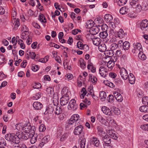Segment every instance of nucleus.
Wrapping results in <instances>:
<instances>
[{
    "instance_id": "f257e3e1",
    "label": "nucleus",
    "mask_w": 148,
    "mask_h": 148,
    "mask_svg": "<svg viewBox=\"0 0 148 148\" xmlns=\"http://www.w3.org/2000/svg\"><path fill=\"white\" fill-rule=\"evenodd\" d=\"M18 132L16 134H6L5 136V138L8 140L14 143H19V138L18 137Z\"/></svg>"
},
{
    "instance_id": "f03ea898",
    "label": "nucleus",
    "mask_w": 148,
    "mask_h": 148,
    "mask_svg": "<svg viewBox=\"0 0 148 148\" xmlns=\"http://www.w3.org/2000/svg\"><path fill=\"white\" fill-rule=\"evenodd\" d=\"M21 127L22 130H24V132L26 133H28L30 134L35 133L36 128L34 126H31L29 125H27L25 124L22 126Z\"/></svg>"
},
{
    "instance_id": "7ed1b4c3",
    "label": "nucleus",
    "mask_w": 148,
    "mask_h": 148,
    "mask_svg": "<svg viewBox=\"0 0 148 148\" xmlns=\"http://www.w3.org/2000/svg\"><path fill=\"white\" fill-rule=\"evenodd\" d=\"M79 122H76L75 123V127L73 133L75 135H79L81 134L84 129L83 127L81 125H79Z\"/></svg>"
},
{
    "instance_id": "20e7f679",
    "label": "nucleus",
    "mask_w": 148,
    "mask_h": 148,
    "mask_svg": "<svg viewBox=\"0 0 148 148\" xmlns=\"http://www.w3.org/2000/svg\"><path fill=\"white\" fill-rule=\"evenodd\" d=\"M17 132L18 134L17 135L19 138V140L20 139L22 140H26L29 138H31L32 136V135L29 134L28 133L21 131Z\"/></svg>"
},
{
    "instance_id": "39448f33",
    "label": "nucleus",
    "mask_w": 148,
    "mask_h": 148,
    "mask_svg": "<svg viewBox=\"0 0 148 148\" xmlns=\"http://www.w3.org/2000/svg\"><path fill=\"white\" fill-rule=\"evenodd\" d=\"M102 137V140L104 143L103 144L104 148H108L107 147H110L111 145V139L109 136L108 135H106Z\"/></svg>"
},
{
    "instance_id": "423d86ee",
    "label": "nucleus",
    "mask_w": 148,
    "mask_h": 148,
    "mask_svg": "<svg viewBox=\"0 0 148 148\" xmlns=\"http://www.w3.org/2000/svg\"><path fill=\"white\" fill-rule=\"evenodd\" d=\"M140 29L144 32L148 31V21L147 19L143 20L140 24Z\"/></svg>"
},
{
    "instance_id": "0eeeda50",
    "label": "nucleus",
    "mask_w": 148,
    "mask_h": 148,
    "mask_svg": "<svg viewBox=\"0 0 148 148\" xmlns=\"http://www.w3.org/2000/svg\"><path fill=\"white\" fill-rule=\"evenodd\" d=\"M76 102V101L74 99H71L69 103L68 106V109L69 110H76L78 106Z\"/></svg>"
},
{
    "instance_id": "6e6552de",
    "label": "nucleus",
    "mask_w": 148,
    "mask_h": 148,
    "mask_svg": "<svg viewBox=\"0 0 148 148\" xmlns=\"http://www.w3.org/2000/svg\"><path fill=\"white\" fill-rule=\"evenodd\" d=\"M120 74L121 77L124 80H126L128 78L127 71L125 68H123L121 70Z\"/></svg>"
},
{
    "instance_id": "1a4fd4ad",
    "label": "nucleus",
    "mask_w": 148,
    "mask_h": 148,
    "mask_svg": "<svg viewBox=\"0 0 148 148\" xmlns=\"http://www.w3.org/2000/svg\"><path fill=\"white\" fill-rule=\"evenodd\" d=\"M99 73L101 76L105 77L108 73L106 69L103 66H101L99 70Z\"/></svg>"
},
{
    "instance_id": "9d476101",
    "label": "nucleus",
    "mask_w": 148,
    "mask_h": 148,
    "mask_svg": "<svg viewBox=\"0 0 148 148\" xmlns=\"http://www.w3.org/2000/svg\"><path fill=\"white\" fill-rule=\"evenodd\" d=\"M54 108L51 104L49 105L46 107V111L44 113V114H52L54 110Z\"/></svg>"
},
{
    "instance_id": "9b49d317",
    "label": "nucleus",
    "mask_w": 148,
    "mask_h": 148,
    "mask_svg": "<svg viewBox=\"0 0 148 148\" xmlns=\"http://www.w3.org/2000/svg\"><path fill=\"white\" fill-rule=\"evenodd\" d=\"M114 96L117 100L119 102H120L123 100V97L121 94L117 92H114Z\"/></svg>"
},
{
    "instance_id": "f8f14e48",
    "label": "nucleus",
    "mask_w": 148,
    "mask_h": 148,
    "mask_svg": "<svg viewBox=\"0 0 148 148\" xmlns=\"http://www.w3.org/2000/svg\"><path fill=\"white\" fill-rule=\"evenodd\" d=\"M130 9L126 6L123 7L120 10V13L122 15L125 14L130 12Z\"/></svg>"
},
{
    "instance_id": "ddd939ff",
    "label": "nucleus",
    "mask_w": 148,
    "mask_h": 148,
    "mask_svg": "<svg viewBox=\"0 0 148 148\" xmlns=\"http://www.w3.org/2000/svg\"><path fill=\"white\" fill-rule=\"evenodd\" d=\"M69 99L67 97H62L60 99V103L62 106H64L68 102Z\"/></svg>"
},
{
    "instance_id": "4468645a",
    "label": "nucleus",
    "mask_w": 148,
    "mask_h": 148,
    "mask_svg": "<svg viewBox=\"0 0 148 148\" xmlns=\"http://www.w3.org/2000/svg\"><path fill=\"white\" fill-rule=\"evenodd\" d=\"M83 101L84 103H82L80 105V107L82 109V108H86L88 105H89L90 104V101H88L86 98H85Z\"/></svg>"
},
{
    "instance_id": "2eb2a0df",
    "label": "nucleus",
    "mask_w": 148,
    "mask_h": 148,
    "mask_svg": "<svg viewBox=\"0 0 148 148\" xmlns=\"http://www.w3.org/2000/svg\"><path fill=\"white\" fill-rule=\"evenodd\" d=\"M33 107L35 110H40L43 107L42 104L38 102H34L33 104Z\"/></svg>"
},
{
    "instance_id": "dca6fc26",
    "label": "nucleus",
    "mask_w": 148,
    "mask_h": 148,
    "mask_svg": "<svg viewBox=\"0 0 148 148\" xmlns=\"http://www.w3.org/2000/svg\"><path fill=\"white\" fill-rule=\"evenodd\" d=\"M99 27L98 26H95L92 27L90 30V32L92 33L94 35L97 34L99 31Z\"/></svg>"
},
{
    "instance_id": "f3484780",
    "label": "nucleus",
    "mask_w": 148,
    "mask_h": 148,
    "mask_svg": "<svg viewBox=\"0 0 148 148\" xmlns=\"http://www.w3.org/2000/svg\"><path fill=\"white\" fill-rule=\"evenodd\" d=\"M101 110L103 113L106 115H111L112 114L111 109L110 110L106 107H103L101 108Z\"/></svg>"
},
{
    "instance_id": "a211bd4d",
    "label": "nucleus",
    "mask_w": 148,
    "mask_h": 148,
    "mask_svg": "<svg viewBox=\"0 0 148 148\" xmlns=\"http://www.w3.org/2000/svg\"><path fill=\"white\" fill-rule=\"evenodd\" d=\"M134 47L139 52L143 51L142 46L140 43L137 42L134 44Z\"/></svg>"
},
{
    "instance_id": "6ab92c4d",
    "label": "nucleus",
    "mask_w": 148,
    "mask_h": 148,
    "mask_svg": "<svg viewBox=\"0 0 148 148\" xmlns=\"http://www.w3.org/2000/svg\"><path fill=\"white\" fill-rule=\"evenodd\" d=\"M91 144L97 147H98L100 144L99 141L96 137H93L92 140Z\"/></svg>"
},
{
    "instance_id": "aec40b11",
    "label": "nucleus",
    "mask_w": 148,
    "mask_h": 148,
    "mask_svg": "<svg viewBox=\"0 0 148 148\" xmlns=\"http://www.w3.org/2000/svg\"><path fill=\"white\" fill-rule=\"evenodd\" d=\"M31 135H32L30 140V143L32 144H34L36 142L37 138V135L34 133L32 134Z\"/></svg>"
},
{
    "instance_id": "412c9836",
    "label": "nucleus",
    "mask_w": 148,
    "mask_h": 148,
    "mask_svg": "<svg viewBox=\"0 0 148 148\" xmlns=\"http://www.w3.org/2000/svg\"><path fill=\"white\" fill-rule=\"evenodd\" d=\"M104 19L107 23H112V17L110 14H106L104 16Z\"/></svg>"
},
{
    "instance_id": "4be33fe9",
    "label": "nucleus",
    "mask_w": 148,
    "mask_h": 148,
    "mask_svg": "<svg viewBox=\"0 0 148 148\" xmlns=\"http://www.w3.org/2000/svg\"><path fill=\"white\" fill-rule=\"evenodd\" d=\"M92 40L93 41V44L96 46L99 45L101 42L100 39L98 37L94 38Z\"/></svg>"
},
{
    "instance_id": "5701e85b",
    "label": "nucleus",
    "mask_w": 148,
    "mask_h": 148,
    "mask_svg": "<svg viewBox=\"0 0 148 148\" xmlns=\"http://www.w3.org/2000/svg\"><path fill=\"white\" fill-rule=\"evenodd\" d=\"M12 22L14 24V29L16 30L17 29V27L20 25V20L19 19H17L16 20L14 19L13 21H12Z\"/></svg>"
},
{
    "instance_id": "b1692460",
    "label": "nucleus",
    "mask_w": 148,
    "mask_h": 148,
    "mask_svg": "<svg viewBox=\"0 0 148 148\" xmlns=\"http://www.w3.org/2000/svg\"><path fill=\"white\" fill-rule=\"evenodd\" d=\"M124 36V33L123 29H120L119 31L117 32V34L116 35V37H118L120 39L123 38Z\"/></svg>"
},
{
    "instance_id": "393cba45",
    "label": "nucleus",
    "mask_w": 148,
    "mask_h": 148,
    "mask_svg": "<svg viewBox=\"0 0 148 148\" xmlns=\"http://www.w3.org/2000/svg\"><path fill=\"white\" fill-rule=\"evenodd\" d=\"M98 48L99 51L101 52L106 51L107 49L106 45L104 43H102L99 45Z\"/></svg>"
},
{
    "instance_id": "a878e982",
    "label": "nucleus",
    "mask_w": 148,
    "mask_h": 148,
    "mask_svg": "<svg viewBox=\"0 0 148 148\" xmlns=\"http://www.w3.org/2000/svg\"><path fill=\"white\" fill-rule=\"evenodd\" d=\"M130 43L127 41H125L123 43L122 47L124 50H127L130 48Z\"/></svg>"
},
{
    "instance_id": "bb28decb",
    "label": "nucleus",
    "mask_w": 148,
    "mask_h": 148,
    "mask_svg": "<svg viewBox=\"0 0 148 148\" xmlns=\"http://www.w3.org/2000/svg\"><path fill=\"white\" fill-rule=\"evenodd\" d=\"M97 129L98 134L101 136H103V134H104L105 132L103 131L102 128L100 126H98L97 127Z\"/></svg>"
},
{
    "instance_id": "cd10ccee",
    "label": "nucleus",
    "mask_w": 148,
    "mask_h": 148,
    "mask_svg": "<svg viewBox=\"0 0 148 148\" xmlns=\"http://www.w3.org/2000/svg\"><path fill=\"white\" fill-rule=\"evenodd\" d=\"M139 110L143 112L148 113V106H142L139 108Z\"/></svg>"
},
{
    "instance_id": "c85d7f7f",
    "label": "nucleus",
    "mask_w": 148,
    "mask_h": 148,
    "mask_svg": "<svg viewBox=\"0 0 148 148\" xmlns=\"http://www.w3.org/2000/svg\"><path fill=\"white\" fill-rule=\"evenodd\" d=\"M138 57L139 59L142 60H144L146 58V56L142 51H140L138 53Z\"/></svg>"
},
{
    "instance_id": "c756f323",
    "label": "nucleus",
    "mask_w": 148,
    "mask_h": 148,
    "mask_svg": "<svg viewBox=\"0 0 148 148\" xmlns=\"http://www.w3.org/2000/svg\"><path fill=\"white\" fill-rule=\"evenodd\" d=\"M95 22L91 20H90L88 21L86 23V25L89 28H91L94 27Z\"/></svg>"
},
{
    "instance_id": "7c9ffc66",
    "label": "nucleus",
    "mask_w": 148,
    "mask_h": 148,
    "mask_svg": "<svg viewBox=\"0 0 148 148\" xmlns=\"http://www.w3.org/2000/svg\"><path fill=\"white\" fill-rule=\"evenodd\" d=\"M111 113L112 112H113L115 114L118 115L120 114V110L116 108H114V107H112L111 108Z\"/></svg>"
},
{
    "instance_id": "2f4dec72",
    "label": "nucleus",
    "mask_w": 148,
    "mask_h": 148,
    "mask_svg": "<svg viewBox=\"0 0 148 148\" xmlns=\"http://www.w3.org/2000/svg\"><path fill=\"white\" fill-rule=\"evenodd\" d=\"M77 47L78 48L80 49H83L84 47H86L88 48V46L86 45H84L81 41H78L77 43Z\"/></svg>"
},
{
    "instance_id": "473e14b6",
    "label": "nucleus",
    "mask_w": 148,
    "mask_h": 148,
    "mask_svg": "<svg viewBox=\"0 0 148 148\" xmlns=\"http://www.w3.org/2000/svg\"><path fill=\"white\" fill-rule=\"evenodd\" d=\"M100 98L103 101L105 100L106 98V93L103 91L101 92L99 94Z\"/></svg>"
},
{
    "instance_id": "72a5a7b5",
    "label": "nucleus",
    "mask_w": 148,
    "mask_h": 148,
    "mask_svg": "<svg viewBox=\"0 0 148 148\" xmlns=\"http://www.w3.org/2000/svg\"><path fill=\"white\" fill-rule=\"evenodd\" d=\"M87 68L88 69L91 70L92 73H94L96 72V68L93 66V64L91 63H90L88 64Z\"/></svg>"
},
{
    "instance_id": "f704fd0d",
    "label": "nucleus",
    "mask_w": 148,
    "mask_h": 148,
    "mask_svg": "<svg viewBox=\"0 0 148 148\" xmlns=\"http://www.w3.org/2000/svg\"><path fill=\"white\" fill-rule=\"evenodd\" d=\"M114 65V62L112 60L109 61L107 64V66L111 69H112Z\"/></svg>"
},
{
    "instance_id": "c9c22d12",
    "label": "nucleus",
    "mask_w": 148,
    "mask_h": 148,
    "mask_svg": "<svg viewBox=\"0 0 148 148\" xmlns=\"http://www.w3.org/2000/svg\"><path fill=\"white\" fill-rule=\"evenodd\" d=\"M98 26L100 27H101L103 31L107 32V29L108 28V26L106 24H103L102 25H100L99 24Z\"/></svg>"
},
{
    "instance_id": "e433bc0d",
    "label": "nucleus",
    "mask_w": 148,
    "mask_h": 148,
    "mask_svg": "<svg viewBox=\"0 0 148 148\" xmlns=\"http://www.w3.org/2000/svg\"><path fill=\"white\" fill-rule=\"evenodd\" d=\"M114 53V52L112 50H108L106 51L105 52V54L107 56L109 57H110L112 56Z\"/></svg>"
},
{
    "instance_id": "4c0bfd02",
    "label": "nucleus",
    "mask_w": 148,
    "mask_h": 148,
    "mask_svg": "<svg viewBox=\"0 0 148 148\" xmlns=\"http://www.w3.org/2000/svg\"><path fill=\"white\" fill-rule=\"evenodd\" d=\"M99 35L101 38H105L107 36L108 34L107 32L102 31L100 33Z\"/></svg>"
},
{
    "instance_id": "58836bf2",
    "label": "nucleus",
    "mask_w": 148,
    "mask_h": 148,
    "mask_svg": "<svg viewBox=\"0 0 148 148\" xmlns=\"http://www.w3.org/2000/svg\"><path fill=\"white\" fill-rule=\"evenodd\" d=\"M93 34L92 33L87 34L86 36V38L90 41L92 40L93 38H94Z\"/></svg>"
},
{
    "instance_id": "ea45409f",
    "label": "nucleus",
    "mask_w": 148,
    "mask_h": 148,
    "mask_svg": "<svg viewBox=\"0 0 148 148\" xmlns=\"http://www.w3.org/2000/svg\"><path fill=\"white\" fill-rule=\"evenodd\" d=\"M71 117L72 118V119L75 122V123L78 122V121L79 117L78 114H74Z\"/></svg>"
},
{
    "instance_id": "a19ab883",
    "label": "nucleus",
    "mask_w": 148,
    "mask_h": 148,
    "mask_svg": "<svg viewBox=\"0 0 148 148\" xmlns=\"http://www.w3.org/2000/svg\"><path fill=\"white\" fill-rule=\"evenodd\" d=\"M86 139L82 138L80 144V148H84L86 143Z\"/></svg>"
},
{
    "instance_id": "79ce46f5",
    "label": "nucleus",
    "mask_w": 148,
    "mask_h": 148,
    "mask_svg": "<svg viewBox=\"0 0 148 148\" xmlns=\"http://www.w3.org/2000/svg\"><path fill=\"white\" fill-rule=\"evenodd\" d=\"M142 101L143 104L148 105V97L146 96L143 97Z\"/></svg>"
},
{
    "instance_id": "37998d69",
    "label": "nucleus",
    "mask_w": 148,
    "mask_h": 148,
    "mask_svg": "<svg viewBox=\"0 0 148 148\" xmlns=\"http://www.w3.org/2000/svg\"><path fill=\"white\" fill-rule=\"evenodd\" d=\"M140 128L143 130L148 131V124H143L140 125Z\"/></svg>"
},
{
    "instance_id": "c03bdc74",
    "label": "nucleus",
    "mask_w": 148,
    "mask_h": 148,
    "mask_svg": "<svg viewBox=\"0 0 148 148\" xmlns=\"http://www.w3.org/2000/svg\"><path fill=\"white\" fill-rule=\"evenodd\" d=\"M81 67L82 69H84L86 67V64L84 60L82 59L79 60Z\"/></svg>"
},
{
    "instance_id": "a18cd8bd",
    "label": "nucleus",
    "mask_w": 148,
    "mask_h": 148,
    "mask_svg": "<svg viewBox=\"0 0 148 148\" xmlns=\"http://www.w3.org/2000/svg\"><path fill=\"white\" fill-rule=\"evenodd\" d=\"M94 21L95 23L100 24L101 25H102V24L103 20L102 19H100V18H97L95 19Z\"/></svg>"
},
{
    "instance_id": "49530a36",
    "label": "nucleus",
    "mask_w": 148,
    "mask_h": 148,
    "mask_svg": "<svg viewBox=\"0 0 148 148\" xmlns=\"http://www.w3.org/2000/svg\"><path fill=\"white\" fill-rule=\"evenodd\" d=\"M92 76L90 75L89 77V79H91V81L93 83V84H95L97 82V79L96 77L94 76H93L92 78Z\"/></svg>"
},
{
    "instance_id": "de8ad7c7",
    "label": "nucleus",
    "mask_w": 148,
    "mask_h": 148,
    "mask_svg": "<svg viewBox=\"0 0 148 148\" xmlns=\"http://www.w3.org/2000/svg\"><path fill=\"white\" fill-rule=\"evenodd\" d=\"M50 139L49 136L48 135L46 136L43 137L42 140V141H44L45 143H47Z\"/></svg>"
},
{
    "instance_id": "09e8293b",
    "label": "nucleus",
    "mask_w": 148,
    "mask_h": 148,
    "mask_svg": "<svg viewBox=\"0 0 148 148\" xmlns=\"http://www.w3.org/2000/svg\"><path fill=\"white\" fill-rule=\"evenodd\" d=\"M45 126L43 124H41L39 126V130L40 132H44L45 130Z\"/></svg>"
},
{
    "instance_id": "8fccbe9b",
    "label": "nucleus",
    "mask_w": 148,
    "mask_h": 148,
    "mask_svg": "<svg viewBox=\"0 0 148 148\" xmlns=\"http://www.w3.org/2000/svg\"><path fill=\"white\" fill-rule=\"evenodd\" d=\"M128 79L129 82L130 84H133L134 83L135 81V77H129Z\"/></svg>"
},
{
    "instance_id": "3c124183",
    "label": "nucleus",
    "mask_w": 148,
    "mask_h": 148,
    "mask_svg": "<svg viewBox=\"0 0 148 148\" xmlns=\"http://www.w3.org/2000/svg\"><path fill=\"white\" fill-rule=\"evenodd\" d=\"M68 133H66L63 134L62 136L60 138V140L61 141H63L66 140L68 136Z\"/></svg>"
},
{
    "instance_id": "603ef678",
    "label": "nucleus",
    "mask_w": 148,
    "mask_h": 148,
    "mask_svg": "<svg viewBox=\"0 0 148 148\" xmlns=\"http://www.w3.org/2000/svg\"><path fill=\"white\" fill-rule=\"evenodd\" d=\"M138 0H130V4L133 7L135 6L136 4L138 3Z\"/></svg>"
},
{
    "instance_id": "864d4df0",
    "label": "nucleus",
    "mask_w": 148,
    "mask_h": 148,
    "mask_svg": "<svg viewBox=\"0 0 148 148\" xmlns=\"http://www.w3.org/2000/svg\"><path fill=\"white\" fill-rule=\"evenodd\" d=\"M114 99V97L112 95H110L107 97L106 100L109 102H111Z\"/></svg>"
},
{
    "instance_id": "5fc2aeb1",
    "label": "nucleus",
    "mask_w": 148,
    "mask_h": 148,
    "mask_svg": "<svg viewBox=\"0 0 148 148\" xmlns=\"http://www.w3.org/2000/svg\"><path fill=\"white\" fill-rule=\"evenodd\" d=\"M126 0H120L118 2V4L119 5H123L125 4L127 2Z\"/></svg>"
},
{
    "instance_id": "6e6d98bb",
    "label": "nucleus",
    "mask_w": 148,
    "mask_h": 148,
    "mask_svg": "<svg viewBox=\"0 0 148 148\" xmlns=\"http://www.w3.org/2000/svg\"><path fill=\"white\" fill-rule=\"evenodd\" d=\"M33 88L35 89H40L41 88V85L39 83H36L35 85L33 86Z\"/></svg>"
},
{
    "instance_id": "4d7b16f0",
    "label": "nucleus",
    "mask_w": 148,
    "mask_h": 148,
    "mask_svg": "<svg viewBox=\"0 0 148 148\" xmlns=\"http://www.w3.org/2000/svg\"><path fill=\"white\" fill-rule=\"evenodd\" d=\"M56 111L55 112L56 114L57 115H59L62 112V110H61L60 107H57V108H56Z\"/></svg>"
},
{
    "instance_id": "13d9d810",
    "label": "nucleus",
    "mask_w": 148,
    "mask_h": 148,
    "mask_svg": "<svg viewBox=\"0 0 148 148\" xmlns=\"http://www.w3.org/2000/svg\"><path fill=\"white\" fill-rule=\"evenodd\" d=\"M98 117L99 118V121L101 123L103 124L106 123V121L101 116H99Z\"/></svg>"
},
{
    "instance_id": "bf43d9fd",
    "label": "nucleus",
    "mask_w": 148,
    "mask_h": 148,
    "mask_svg": "<svg viewBox=\"0 0 148 148\" xmlns=\"http://www.w3.org/2000/svg\"><path fill=\"white\" fill-rule=\"evenodd\" d=\"M122 54V51L120 50H118L115 53L117 57H121Z\"/></svg>"
},
{
    "instance_id": "052dcab7",
    "label": "nucleus",
    "mask_w": 148,
    "mask_h": 148,
    "mask_svg": "<svg viewBox=\"0 0 148 148\" xmlns=\"http://www.w3.org/2000/svg\"><path fill=\"white\" fill-rule=\"evenodd\" d=\"M118 48H119L118 47V45H117V44L114 43L112 44L111 49L112 50V51Z\"/></svg>"
},
{
    "instance_id": "680f3d73",
    "label": "nucleus",
    "mask_w": 148,
    "mask_h": 148,
    "mask_svg": "<svg viewBox=\"0 0 148 148\" xmlns=\"http://www.w3.org/2000/svg\"><path fill=\"white\" fill-rule=\"evenodd\" d=\"M128 16L131 18H134L135 17V15L134 14V11L131 12L130 10V12L128 13Z\"/></svg>"
},
{
    "instance_id": "e2e57ef3",
    "label": "nucleus",
    "mask_w": 148,
    "mask_h": 148,
    "mask_svg": "<svg viewBox=\"0 0 148 148\" xmlns=\"http://www.w3.org/2000/svg\"><path fill=\"white\" fill-rule=\"evenodd\" d=\"M136 10L137 12H140L142 10V7L140 5L137 4L136 8Z\"/></svg>"
},
{
    "instance_id": "0e129e2a",
    "label": "nucleus",
    "mask_w": 148,
    "mask_h": 148,
    "mask_svg": "<svg viewBox=\"0 0 148 148\" xmlns=\"http://www.w3.org/2000/svg\"><path fill=\"white\" fill-rule=\"evenodd\" d=\"M142 10H146L148 9V5L147 3H144L142 7Z\"/></svg>"
},
{
    "instance_id": "69168bd1",
    "label": "nucleus",
    "mask_w": 148,
    "mask_h": 148,
    "mask_svg": "<svg viewBox=\"0 0 148 148\" xmlns=\"http://www.w3.org/2000/svg\"><path fill=\"white\" fill-rule=\"evenodd\" d=\"M123 42L122 40H120L118 41L117 45H118V47L119 48H119H121L122 46L123 43Z\"/></svg>"
},
{
    "instance_id": "338daca9",
    "label": "nucleus",
    "mask_w": 148,
    "mask_h": 148,
    "mask_svg": "<svg viewBox=\"0 0 148 148\" xmlns=\"http://www.w3.org/2000/svg\"><path fill=\"white\" fill-rule=\"evenodd\" d=\"M21 30L24 32H27L28 31V29L25 25H23L22 27Z\"/></svg>"
},
{
    "instance_id": "774afa93",
    "label": "nucleus",
    "mask_w": 148,
    "mask_h": 148,
    "mask_svg": "<svg viewBox=\"0 0 148 148\" xmlns=\"http://www.w3.org/2000/svg\"><path fill=\"white\" fill-rule=\"evenodd\" d=\"M110 138V139L112 138L116 140L117 138V137L114 134H110L109 136Z\"/></svg>"
}]
</instances>
